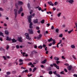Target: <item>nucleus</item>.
Listing matches in <instances>:
<instances>
[{"label": "nucleus", "instance_id": "f257e3e1", "mask_svg": "<svg viewBox=\"0 0 77 77\" xmlns=\"http://www.w3.org/2000/svg\"><path fill=\"white\" fill-rule=\"evenodd\" d=\"M31 18H32V15L27 16V19L28 20V22L29 23H30L29 26H31L33 25V23L31 22L32 19H31Z\"/></svg>", "mask_w": 77, "mask_h": 77}, {"label": "nucleus", "instance_id": "f03ea898", "mask_svg": "<svg viewBox=\"0 0 77 77\" xmlns=\"http://www.w3.org/2000/svg\"><path fill=\"white\" fill-rule=\"evenodd\" d=\"M18 4L16 3L15 4V6L17 8V9L18 8V5H19V6H21V5H22L23 4V2L21 1H18Z\"/></svg>", "mask_w": 77, "mask_h": 77}, {"label": "nucleus", "instance_id": "7ed1b4c3", "mask_svg": "<svg viewBox=\"0 0 77 77\" xmlns=\"http://www.w3.org/2000/svg\"><path fill=\"white\" fill-rule=\"evenodd\" d=\"M14 12L15 18H16L17 17V10L16 9H14Z\"/></svg>", "mask_w": 77, "mask_h": 77}, {"label": "nucleus", "instance_id": "20e7f679", "mask_svg": "<svg viewBox=\"0 0 77 77\" xmlns=\"http://www.w3.org/2000/svg\"><path fill=\"white\" fill-rule=\"evenodd\" d=\"M17 40L18 41L20 42H23V40H22V37H18L17 39Z\"/></svg>", "mask_w": 77, "mask_h": 77}, {"label": "nucleus", "instance_id": "39448f33", "mask_svg": "<svg viewBox=\"0 0 77 77\" xmlns=\"http://www.w3.org/2000/svg\"><path fill=\"white\" fill-rule=\"evenodd\" d=\"M53 65L54 67H55V68H57V69H59V66H57L56 63H53Z\"/></svg>", "mask_w": 77, "mask_h": 77}, {"label": "nucleus", "instance_id": "423d86ee", "mask_svg": "<svg viewBox=\"0 0 77 77\" xmlns=\"http://www.w3.org/2000/svg\"><path fill=\"white\" fill-rule=\"evenodd\" d=\"M23 11V8L22 7H21L19 10V11L18 12V14H21V12Z\"/></svg>", "mask_w": 77, "mask_h": 77}, {"label": "nucleus", "instance_id": "0eeeda50", "mask_svg": "<svg viewBox=\"0 0 77 77\" xmlns=\"http://www.w3.org/2000/svg\"><path fill=\"white\" fill-rule=\"evenodd\" d=\"M29 33V34H33V31L32 29H29L28 30Z\"/></svg>", "mask_w": 77, "mask_h": 77}, {"label": "nucleus", "instance_id": "6e6552de", "mask_svg": "<svg viewBox=\"0 0 77 77\" xmlns=\"http://www.w3.org/2000/svg\"><path fill=\"white\" fill-rule=\"evenodd\" d=\"M10 4L11 5V7L12 8L14 5V1H13V0H10Z\"/></svg>", "mask_w": 77, "mask_h": 77}, {"label": "nucleus", "instance_id": "1a4fd4ad", "mask_svg": "<svg viewBox=\"0 0 77 77\" xmlns=\"http://www.w3.org/2000/svg\"><path fill=\"white\" fill-rule=\"evenodd\" d=\"M25 35L26 36V39H28L27 38H29V34L28 33H25Z\"/></svg>", "mask_w": 77, "mask_h": 77}, {"label": "nucleus", "instance_id": "9d476101", "mask_svg": "<svg viewBox=\"0 0 77 77\" xmlns=\"http://www.w3.org/2000/svg\"><path fill=\"white\" fill-rule=\"evenodd\" d=\"M47 59H45L43 61H42L41 62V63H42V64H44V63H46V62H47Z\"/></svg>", "mask_w": 77, "mask_h": 77}, {"label": "nucleus", "instance_id": "9b49d317", "mask_svg": "<svg viewBox=\"0 0 77 77\" xmlns=\"http://www.w3.org/2000/svg\"><path fill=\"white\" fill-rule=\"evenodd\" d=\"M74 0H69V1L68 2V3H69L71 4H72L74 3Z\"/></svg>", "mask_w": 77, "mask_h": 77}, {"label": "nucleus", "instance_id": "f8f14e48", "mask_svg": "<svg viewBox=\"0 0 77 77\" xmlns=\"http://www.w3.org/2000/svg\"><path fill=\"white\" fill-rule=\"evenodd\" d=\"M67 68L69 71H71V69L72 68V66H68L67 67Z\"/></svg>", "mask_w": 77, "mask_h": 77}, {"label": "nucleus", "instance_id": "ddd939ff", "mask_svg": "<svg viewBox=\"0 0 77 77\" xmlns=\"http://www.w3.org/2000/svg\"><path fill=\"white\" fill-rule=\"evenodd\" d=\"M33 23L35 24H36V23H38V19H36L35 20H34L33 21Z\"/></svg>", "mask_w": 77, "mask_h": 77}, {"label": "nucleus", "instance_id": "4468645a", "mask_svg": "<svg viewBox=\"0 0 77 77\" xmlns=\"http://www.w3.org/2000/svg\"><path fill=\"white\" fill-rule=\"evenodd\" d=\"M48 3L49 4V5L50 6H54V4L52 3V2H48Z\"/></svg>", "mask_w": 77, "mask_h": 77}, {"label": "nucleus", "instance_id": "2eb2a0df", "mask_svg": "<svg viewBox=\"0 0 77 77\" xmlns=\"http://www.w3.org/2000/svg\"><path fill=\"white\" fill-rule=\"evenodd\" d=\"M51 68L50 67H48L46 68L47 71H51Z\"/></svg>", "mask_w": 77, "mask_h": 77}, {"label": "nucleus", "instance_id": "dca6fc26", "mask_svg": "<svg viewBox=\"0 0 77 77\" xmlns=\"http://www.w3.org/2000/svg\"><path fill=\"white\" fill-rule=\"evenodd\" d=\"M11 41H12V42H17V40H15V38L12 39Z\"/></svg>", "mask_w": 77, "mask_h": 77}, {"label": "nucleus", "instance_id": "f3484780", "mask_svg": "<svg viewBox=\"0 0 77 77\" xmlns=\"http://www.w3.org/2000/svg\"><path fill=\"white\" fill-rule=\"evenodd\" d=\"M5 33L6 35H9V32H8V30H5Z\"/></svg>", "mask_w": 77, "mask_h": 77}, {"label": "nucleus", "instance_id": "a211bd4d", "mask_svg": "<svg viewBox=\"0 0 77 77\" xmlns=\"http://www.w3.org/2000/svg\"><path fill=\"white\" fill-rule=\"evenodd\" d=\"M54 59L55 60H59V58L55 57H54Z\"/></svg>", "mask_w": 77, "mask_h": 77}, {"label": "nucleus", "instance_id": "6ab92c4d", "mask_svg": "<svg viewBox=\"0 0 77 77\" xmlns=\"http://www.w3.org/2000/svg\"><path fill=\"white\" fill-rule=\"evenodd\" d=\"M6 40L7 41H11V38H9V37L7 36L6 37Z\"/></svg>", "mask_w": 77, "mask_h": 77}, {"label": "nucleus", "instance_id": "aec40b11", "mask_svg": "<svg viewBox=\"0 0 77 77\" xmlns=\"http://www.w3.org/2000/svg\"><path fill=\"white\" fill-rule=\"evenodd\" d=\"M27 6L28 9H30V8H31V7H30V5L29 3H28L27 4Z\"/></svg>", "mask_w": 77, "mask_h": 77}, {"label": "nucleus", "instance_id": "412c9836", "mask_svg": "<svg viewBox=\"0 0 77 77\" xmlns=\"http://www.w3.org/2000/svg\"><path fill=\"white\" fill-rule=\"evenodd\" d=\"M3 50V51H5V50L3 48H0V51H2Z\"/></svg>", "mask_w": 77, "mask_h": 77}, {"label": "nucleus", "instance_id": "4be33fe9", "mask_svg": "<svg viewBox=\"0 0 77 77\" xmlns=\"http://www.w3.org/2000/svg\"><path fill=\"white\" fill-rule=\"evenodd\" d=\"M71 48H75V47L74 45H72L71 46Z\"/></svg>", "mask_w": 77, "mask_h": 77}, {"label": "nucleus", "instance_id": "5701e85b", "mask_svg": "<svg viewBox=\"0 0 77 77\" xmlns=\"http://www.w3.org/2000/svg\"><path fill=\"white\" fill-rule=\"evenodd\" d=\"M0 36H2L3 37H4V35H3V32L0 31Z\"/></svg>", "mask_w": 77, "mask_h": 77}, {"label": "nucleus", "instance_id": "b1692460", "mask_svg": "<svg viewBox=\"0 0 77 77\" xmlns=\"http://www.w3.org/2000/svg\"><path fill=\"white\" fill-rule=\"evenodd\" d=\"M43 48V47L41 45H40L38 47V48H39L40 49H42V48Z\"/></svg>", "mask_w": 77, "mask_h": 77}, {"label": "nucleus", "instance_id": "393cba45", "mask_svg": "<svg viewBox=\"0 0 77 77\" xmlns=\"http://www.w3.org/2000/svg\"><path fill=\"white\" fill-rule=\"evenodd\" d=\"M45 22V20H43L42 21H41V23L42 24H44Z\"/></svg>", "mask_w": 77, "mask_h": 77}, {"label": "nucleus", "instance_id": "a878e982", "mask_svg": "<svg viewBox=\"0 0 77 77\" xmlns=\"http://www.w3.org/2000/svg\"><path fill=\"white\" fill-rule=\"evenodd\" d=\"M48 42H51V41H52V38H50V39H48Z\"/></svg>", "mask_w": 77, "mask_h": 77}, {"label": "nucleus", "instance_id": "bb28decb", "mask_svg": "<svg viewBox=\"0 0 77 77\" xmlns=\"http://www.w3.org/2000/svg\"><path fill=\"white\" fill-rule=\"evenodd\" d=\"M48 42H51V41H52V38H50V39H48Z\"/></svg>", "mask_w": 77, "mask_h": 77}, {"label": "nucleus", "instance_id": "cd10ccee", "mask_svg": "<svg viewBox=\"0 0 77 77\" xmlns=\"http://www.w3.org/2000/svg\"><path fill=\"white\" fill-rule=\"evenodd\" d=\"M16 47L17 49H19V48H20V46H19V45H16Z\"/></svg>", "mask_w": 77, "mask_h": 77}, {"label": "nucleus", "instance_id": "c85d7f7f", "mask_svg": "<svg viewBox=\"0 0 77 77\" xmlns=\"http://www.w3.org/2000/svg\"><path fill=\"white\" fill-rule=\"evenodd\" d=\"M61 51L63 53H65V50H64V48H62L61 49Z\"/></svg>", "mask_w": 77, "mask_h": 77}, {"label": "nucleus", "instance_id": "c756f323", "mask_svg": "<svg viewBox=\"0 0 77 77\" xmlns=\"http://www.w3.org/2000/svg\"><path fill=\"white\" fill-rule=\"evenodd\" d=\"M59 37H60V38H62V37H63V34H60L59 35Z\"/></svg>", "mask_w": 77, "mask_h": 77}, {"label": "nucleus", "instance_id": "7c9ffc66", "mask_svg": "<svg viewBox=\"0 0 77 77\" xmlns=\"http://www.w3.org/2000/svg\"><path fill=\"white\" fill-rule=\"evenodd\" d=\"M28 38H26L27 39H28L29 41H31L32 40V38H31L29 37H29H27Z\"/></svg>", "mask_w": 77, "mask_h": 77}, {"label": "nucleus", "instance_id": "2f4dec72", "mask_svg": "<svg viewBox=\"0 0 77 77\" xmlns=\"http://www.w3.org/2000/svg\"><path fill=\"white\" fill-rule=\"evenodd\" d=\"M73 30V29H72L71 31H68V33L69 34L70 33H71V32H72V31Z\"/></svg>", "mask_w": 77, "mask_h": 77}, {"label": "nucleus", "instance_id": "473e14b6", "mask_svg": "<svg viewBox=\"0 0 77 77\" xmlns=\"http://www.w3.org/2000/svg\"><path fill=\"white\" fill-rule=\"evenodd\" d=\"M17 72L15 71H13L12 72V74H16V73Z\"/></svg>", "mask_w": 77, "mask_h": 77}, {"label": "nucleus", "instance_id": "72a5a7b5", "mask_svg": "<svg viewBox=\"0 0 77 77\" xmlns=\"http://www.w3.org/2000/svg\"><path fill=\"white\" fill-rule=\"evenodd\" d=\"M57 4H58V2H55L54 3V5L55 6H56V5H57Z\"/></svg>", "mask_w": 77, "mask_h": 77}, {"label": "nucleus", "instance_id": "f704fd0d", "mask_svg": "<svg viewBox=\"0 0 77 77\" xmlns=\"http://www.w3.org/2000/svg\"><path fill=\"white\" fill-rule=\"evenodd\" d=\"M60 15H61V13H60L58 14H57V15L58 17H60Z\"/></svg>", "mask_w": 77, "mask_h": 77}, {"label": "nucleus", "instance_id": "c9c22d12", "mask_svg": "<svg viewBox=\"0 0 77 77\" xmlns=\"http://www.w3.org/2000/svg\"><path fill=\"white\" fill-rule=\"evenodd\" d=\"M49 74H53V72L52 71H50L49 72Z\"/></svg>", "mask_w": 77, "mask_h": 77}, {"label": "nucleus", "instance_id": "e433bc0d", "mask_svg": "<svg viewBox=\"0 0 77 77\" xmlns=\"http://www.w3.org/2000/svg\"><path fill=\"white\" fill-rule=\"evenodd\" d=\"M33 52L35 53V54H37V53H38V52L36 51L35 50H33Z\"/></svg>", "mask_w": 77, "mask_h": 77}, {"label": "nucleus", "instance_id": "4c0bfd02", "mask_svg": "<svg viewBox=\"0 0 77 77\" xmlns=\"http://www.w3.org/2000/svg\"><path fill=\"white\" fill-rule=\"evenodd\" d=\"M6 74L7 75H9L11 74V72H7Z\"/></svg>", "mask_w": 77, "mask_h": 77}, {"label": "nucleus", "instance_id": "58836bf2", "mask_svg": "<svg viewBox=\"0 0 77 77\" xmlns=\"http://www.w3.org/2000/svg\"><path fill=\"white\" fill-rule=\"evenodd\" d=\"M53 73L55 74V75H57V74L56 73V71H55V72H53Z\"/></svg>", "mask_w": 77, "mask_h": 77}, {"label": "nucleus", "instance_id": "ea45409f", "mask_svg": "<svg viewBox=\"0 0 77 77\" xmlns=\"http://www.w3.org/2000/svg\"><path fill=\"white\" fill-rule=\"evenodd\" d=\"M56 44V41H54L52 42V44L53 45H54Z\"/></svg>", "mask_w": 77, "mask_h": 77}, {"label": "nucleus", "instance_id": "a19ab883", "mask_svg": "<svg viewBox=\"0 0 77 77\" xmlns=\"http://www.w3.org/2000/svg\"><path fill=\"white\" fill-rule=\"evenodd\" d=\"M59 30L58 29H56V32L57 33H58L59 32Z\"/></svg>", "mask_w": 77, "mask_h": 77}, {"label": "nucleus", "instance_id": "79ce46f5", "mask_svg": "<svg viewBox=\"0 0 77 77\" xmlns=\"http://www.w3.org/2000/svg\"><path fill=\"white\" fill-rule=\"evenodd\" d=\"M56 63H57V64H59V63H60V61H59L57 60V61H56Z\"/></svg>", "mask_w": 77, "mask_h": 77}, {"label": "nucleus", "instance_id": "37998d69", "mask_svg": "<svg viewBox=\"0 0 77 77\" xmlns=\"http://www.w3.org/2000/svg\"><path fill=\"white\" fill-rule=\"evenodd\" d=\"M43 48H45L46 47V45H45V44H43Z\"/></svg>", "mask_w": 77, "mask_h": 77}, {"label": "nucleus", "instance_id": "c03bdc74", "mask_svg": "<svg viewBox=\"0 0 77 77\" xmlns=\"http://www.w3.org/2000/svg\"><path fill=\"white\" fill-rule=\"evenodd\" d=\"M64 71H65V72H68V70H67L66 69V68L64 69Z\"/></svg>", "mask_w": 77, "mask_h": 77}, {"label": "nucleus", "instance_id": "a18cd8bd", "mask_svg": "<svg viewBox=\"0 0 77 77\" xmlns=\"http://www.w3.org/2000/svg\"><path fill=\"white\" fill-rule=\"evenodd\" d=\"M63 72H64V71H63L61 72L60 73L61 74H64V73H63Z\"/></svg>", "mask_w": 77, "mask_h": 77}, {"label": "nucleus", "instance_id": "49530a36", "mask_svg": "<svg viewBox=\"0 0 77 77\" xmlns=\"http://www.w3.org/2000/svg\"><path fill=\"white\" fill-rule=\"evenodd\" d=\"M33 51H32V52H31V54H30V56H31V55H33V54H34L33 53Z\"/></svg>", "mask_w": 77, "mask_h": 77}, {"label": "nucleus", "instance_id": "de8ad7c7", "mask_svg": "<svg viewBox=\"0 0 77 77\" xmlns=\"http://www.w3.org/2000/svg\"><path fill=\"white\" fill-rule=\"evenodd\" d=\"M72 57L74 59H75V60L76 59V58H75V56H74V55H73L72 56Z\"/></svg>", "mask_w": 77, "mask_h": 77}, {"label": "nucleus", "instance_id": "09e8293b", "mask_svg": "<svg viewBox=\"0 0 77 77\" xmlns=\"http://www.w3.org/2000/svg\"><path fill=\"white\" fill-rule=\"evenodd\" d=\"M24 15V13H22L21 14V17H23Z\"/></svg>", "mask_w": 77, "mask_h": 77}, {"label": "nucleus", "instance_id": "8fccbe9b", "mask_svg": "<svg viewBox=\"0 0 77 77\" xmlns=\"http://www.w3.org/2000/svg\"><path fill=\"white\" fill-rule=\"evenodd\" d=\"M28 64L29 66L32 65V63L30 62L29 63H28Z\"/></svg>", "mask_w": 77, "mask_h": 77}, {"label": "nucleus", "instance_id": "3c124183", "mask_svg": "<svg viewBox=\"0 0 77 77\" xmlns=\"http://www.w3.org/2000/svg\"><path fill=\"white\" fill-rule=\"evenodd\" d=\"M3 58H4V60H7L6 59V57H5V56H3Z\"/></svg>", "mask_w": 77, "mask_h": 77}, {"label": "nucleus", "instance_id": "603ef678", "mask_svg": "<svg viewBox=\"0 0 77 77\" xmlns=\"http://www.w3.org/2000/svg\"><path fill=\"white\" fill-rule=\"evenodd\" d=\"M42 9V8H41V7H39L38 8V10L39 11H41V10Z\"/></svg>", "mask_w": 77, "mask_h": 77}, {"label": "nucleus", "instance_id": "864d4df0", "mask_svg": "<svg viewBox=\"0 0 77 77\" xmlns=\"http://www.w3.org/2000/svg\"><path fill=\"white\" fill-rule=\"evenodd\" d=\"M22 54L23 56H25V55H24V54H26V53L23 52Z\"/></svg>", "mask_w": 77, "mask_h": 77}, {"label": "nucleus", "instance_id": "5fc2aeb1", "mask_svg": "<svg viewBox=\"0 0 77 77\" xmlns=\"http://www.w3.org/2000/svg\"><path fill=\"white\" fill-rule=\"evenodd\" d=\"M4 11L3 9L2 8H0V11Z\"/></svg>", "mask_w": 77, "mask_h": 77}, {"label": "nucleus", "instance_id": "6e6d98bb", "mask_svg": "<svg viewBox=\"0 0 77 77\" xmlns=\"http://www.w3.org/2000/svg\"><path fill=\"white\" fill-rule=\"evenodd\" d=\"M64 65L66 66H68L69 65V64L68 63L64 64Z\"/></svg>", "mask_w": 77, "mask_h": 77}, {"label": "nucleus", "instance_id": "4d7b16f0", "mask_svg": "<svg viewBox=\"0 0 77 77\" xmlns=\"http://www.w3.org/2000/svg\"><path fill=\"white\" fill-rule=\"evenodd\" d=\"M36 29L37 30H39V27L38 26H37L36 27Z\"/></svg>", "mask_w": 77, "mask_h": 77}, {"label": "nucleus", "instance_id": "13d9d810", "mask_svg": "<svg viewBox=\"0 0 77 77\" xmlns=\"http://www.w3.org/2000/svg\"><path fill=\"white\" fill-rule=\"evenodd\" d=\"M42 71L43 72V74H45V71L44 70H42Z\"/></svg>", "mask_w": 77, "mask_h": 77}, {"label": "nucleus", "instance_id": "bf43d9fd", "mask_svg": "<svg viewBox=\"0 0 77 77\" xmlns=\"http://www.w3.org/2000/svg\"><path fill=\"white\" fill-rule=\"evenodd\" d=\"M39 37H40V38H41V37L42 36V34H39Z\"/></svg>", "mask_w": 77, "mask_h": 77}, {"label": "nucleus", "instance_id": "052dcab7", "mask_svg": "<svg viewBox=\"0 0 77 77\" xmlns=\"http://www.w3.org/2000/svg\"><path fill=\"white\" fill-rule=\"evenodd\" d=\"M29 75V74H28L27 75L28 77H31V76H32V74H30V75Z\"/></svg>", "mask_w": 77, "mask_h": 77}, {"label": "nucleus", "instance_id": "680f3d73", "mask_svg": "<svg viewBox=\"0 0 77 77\" xmlns=\"http://www.w3.org/2000/svg\"><path fill=\"white\" fill-rule=\"evenodd\" d=\"M30 29H33V26H29Z\"/></svg>", "mask_w": 77, "mask_h": 77}, {"label": "nucleus", "instance_id": "e2e57ef3", "mask_svg": "<svg viewBox=\"0 0 77 77\" xmlns=\"http://www.w3.org/2000/svg\"><path fill=\"white\" fill-rule=\"evenodd\" d=\"M23 60H22V59H20L19 60V62H23Z\"/></svg>", "mask_w": 77, "mask_h": 77}, {"label": "nucleus", "instance_id": "0e129e2a", "mask_svg": "<svg viewBox=\"0 0 77 77\" xmlns=\"http://www.w3.org/2000/svg\"><path fill=\"white\" fill-rule=\"evenodd\" d=\"M62 58L63 59H65V58L64 57V56H62Z\"/></svg>", "mask_w": 77, "mask_h": 77}, {"label": "nucleus", "instance_id": "69168bd1", "mask_svg": "<svg viewBox=\"0 0 77 77\" xmlns=\"http://www.w3.org/2000/svg\"><path fill=\"white\" fill-rule=\"evenodd\" d=\"M40 66L42 68H44V66L43 65H41Z\"/></svg>", "mask_w": 77, "mask_h": 77}, {"label": "nucleus", "instance_id": "338daca9", "mask_svg": "<svg viewBox=\"0 0 77 77\" xmlns=\"http://www.w3.org/2000/svg\"><path fill=\"white\" fill-rule=\"evenodd\" d=\"M73 76H74V77H77V75H76L75 74H74L73 75Z\"/></svg>", "mask_w": 77, "mask_h": 77}, {"label": "nucleus", "instance_id": "774afa93", "mask_svg": "<svg viewBox=\"0 0 77 77\" xmlns=\"http://www.w3.org/2000/svg\"><path fill=\"white\" fill-rule=\"evenodd\" d=\"M25 71V72H28V70H26Z\"/></svg>", "mask_w": 77, "mask_h": 77}]
</instances>
